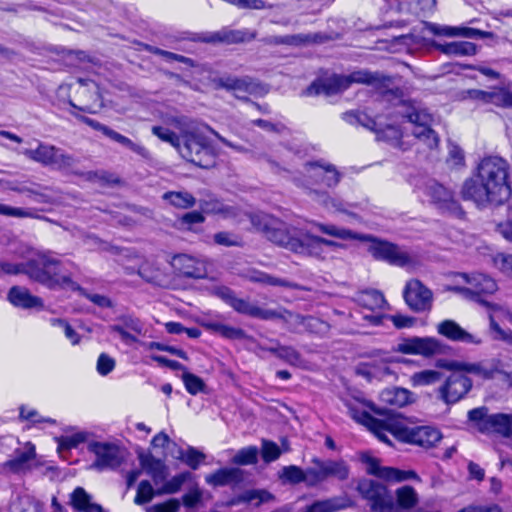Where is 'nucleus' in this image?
Listing matches in <instances>:
<instances>
[{"instance_id": "nucleus-1", "label": "nucleus", "mask_w": 512, "mask_h": 512, "mask_svg": "<svg viewBox=\"0 0 512 512\" xmlns=\"http://www.w3.org/2000/svg\"><path fill=\"white\" fill-rule=\"evenodd\" d=\"M347 408L354 420L366 426L380 441L388 445H392L387 436L388 433L400 442L426 449L435 446L442 438L440 431L436 428L414 425L392 410L373 409L376 417L352 402L347 403Z\"/></svg>"}, {"instance_id": "nucleus-2", "label": "nucleus", "mask_w": 512, "mask_h": 512, "mask_svg": "<svg viewBox=\"0 0 512 512\" xmlns=\"http://www.w3.org/2000/svg\"><path fill=\"white\" fill-rule=\"evenodd\" d=\"M250 221L253 227L262 232L269 241L295 254L325 260V247H343L339 242L313 235L304 228L289 226L280 219L263 212L251 214Z\"/></svg>"}, {"instance_id": "nucleus-3", "label": "nucleus", "mask_w": 512, "mask_h": 512, "mask_svg": "<svg viewBox=\"0 0 512 512\" xmlns=\"http://www.w3.org/2000/svg\"><path fill=\"white\" fill-rule=\"evenodd\" d=\"M508 169V163L500 157L484 158L476 173L463 182L460 190L462 199L472 201L478 207L504 203L511 195Z\"/></svg>"}, {"instance_id": "nucleus-4", "label": "nucleus", "mask_w": 512, "mask_h": 512, "mask_svg": "<svg viewBox=\"0 0 512 512\" xmlns=\"http://www.w3.org/2000/svg\"><path fill=\"white\" fill-rule=\"evenodd\" d=\"M173 125L180 132L178 152L184 159L197 166L208 167L213 162L214 148L207 137V132L214 134L226 146L238 152H246L244 147L234 145L210 127L187 118L174 119Z\"/></svg>"}, {"instance_id": "nucleus-5", "label": "nucleus", "mask_w": 512, "mask_h": 512, "mask_svg": "<svg viewBox=\"0 0 512 512\" xmlns=\"http://www.w3.org/2000/svg\"><path fill=\"white\" fill-rule=\"evenodd\" d=\"M213 294L232 307L236 312L261 320L280 319L289 329L296 333L312 332L322 323L312 316H302L285 308L277 310L263 309L249 302L247 299L238 298L234 291L225 286L215 287Z\"/></svg>"}, {"instance_id": "nucleus-6", "label": "nucleus", "mask_w": 512, "mask_h": 512, "mask_svg": "<svg viewBox=\"0 0 512 512\" xmlns=\"http://www.w3.org/2000/svg\"><path fill=\"white\" fill-rule=\"evenodd\" d=\"M26 276L49 289L72 283L71 275L66 272L63 262L52 251L35 252L27 260Z\"/></svg>"}, {"instance_id": "nucleus-7", "label": "nucleus", "mask_w": 512, "mask_h": 512, "mask_svg": "<svg viewBox=\"0 0 512 512\" xmlns=\"http://www.w3.org/2000/svg\"><path fill=\"white\" fill-rule=\"evenodd\" d=\"M384 77L379 73H371L367 70H357L349 75L334 74L330 77L313 82L307 89L306 95H334L348 89L351 84L374 85L382 83Z\"/></svg>"}, {"instance_id": "nucleus-8", "label": "nucleus", "mask_w": 512, "mask_h": 512, "mask_svg": "<svg viewBox=\"0 0 512 512\" xmlns=\"http://www.w3.org/2000/svg\"><path fill=\"white\" fill-rule=\"evenodd\" d=\"M468 420L482 434L512 440V413L491 414L487 407H478L468 412Z\"/></svg>"}, {"instance_id": "nucleus-9", "label": "nucleus", "mask_w": 512, "mask_h": 512, "mask_svg": "<svg viewBox=\"0 0 512 512\" xmlns=\"http://www.w3.org/2000/svg\"><path fill=\"white\" fill-rule=\"evenodd\" d=\"M456 279L458 282L462 281L464 285H455L450 290L483 306L488 302L484 296L491 295L498 289L495 280L482 273H459Z\"/></svg>"}, {"instance_id": "nucleus-10", "label": "nucleus", "mask_w": 512, "mask_h": 512, "mask_svg": "<svg viewBox=\"0 0 512 512\" xmlns=\"http://www.w3.org/2000/svg\"><path fill=\"white\" fill-rule=\"evenodd\" d=\"M405 110L399 113L407 118L410 125L409 130L415 139L422 142L427 148L434 149L438 146L439 138L431 129L433 117L426 109L415 106H403Z\"/></svg>"}, {"instance_id": "nucleus-11", "label": "nucleus", "mask_w": 512, "mask_h": 512, "mask_svg": "<svg viewBox=\"0 0 512 512\" xmlns=\"http://www.w3.org/2000/svg\"><path fill=\"white\" fill-rule=\"evenodd\" d=\"M29 159L59 170H71L77 159L62 149L49 144L40 143L36 149H25L22 152Z\"/></svg>"}, {"instance_id": "nucleus-12", "label": "nucleus", "mask_w": 512, "mask_h": 512, "mask_svg": "<svg viewBox=\"0 0 512 512\" xmlns=\"http://www.w3.org/2000/svg\"><path fill=\"white\" fill-rule=\"evenodd\" d=\"M438 366L449 371H463L482 380H492L499 373H504L503 362L499 358L485 359L478 362L440 361Z\"/></svg>"}, {"instance_id": "nucleus-13", "label": "nucleus", "mask_w": 512, "mask_h": 512, "mask_svg": "<svg viewBox=\"0 0 512 512\" xmlns=\"http://www.w3.org/2000/svg\"><path fill=\"white\" fill-rule=\"evenodd\" d=\"M357 491L368 501L373 512H392L394 502L385 485L370 479L358 482Z\"/></svg>"}, {"instance_id": "nucleus-14", "label": "nucleus", "mask_w": 512, "mask_h": 512, "mask_svg": "<svg viewBox=\"0 0 512 512\" xmlns=\"http://www.w3.org/2000/svg\"><path fill=\"white\" fill-rule=\"evenodd\" d=\"M311 462L314 464V467L309 468L311 485H317L329 478L343 481L349 476V467L342 459L321 460L313 458Z\"/></svg>"}, {"instance_id": "nucleus-15", "label": "nucleus", "mask_w": 512, "mask_h": 512, "mask_svg": "<svg viewBox=\"0 0 512 512\" xmlns=\"http://www.w3.org/2000/svg\"><path fill=\"white\" fill-rule=\"evenodd\" d=\"M437 389L438 398L446 404H454L462 400L472 389V380L462 371H452Z\"/></svg>"}, {"instance_id": "nucleus-16", "label": "nucleus", "mask_w": 512, "mask_h": 512, "mask_svg": "<svg viewBox=\"0 0 512 512\" xmlns=\"http://www.w3.org/2000/svg\"><path fill=\"white\" fill-rule=\"evenodd\" d=\"M396 352L408 355H420L422 357H432L442 354L444 345L434 337H408L401 339L396 348Z\"/></svg>"}, {"instance_id": "nucleus-17", "label": "nucleus", "mask_w": 512, "mask_h": 512, "mask_svg": "<svg viewBox=\"0 0 512 512\" xmlns=\"http://www.w3.org/2000/svg\"><path fill=\"white\" fill-rule=\"evenodd\" d=\"M343 119L350 124H360L365 128L377 131L378 138L391 143L393 146L403 148V133L395 126H387L385 129L378 131L377 123L367 114L361 112H345Z\"/></svg>"}, {"instance_id": "nucleus-18", "label": "nucleus", "mask_w": 512, "mask_h": 512, "mask_svg": "<svg viewBox=\"0 0 512 512\" xmlns=\"http://www.w3.org/2000/svg\"><path fill=\"white\" fill-rule=\"evenodd\" d=\"M403 295L406 304L415 312L428 311L432 307L433 293L418 279L406 283Z\"/></svg>"}, {"instance_id": "nucleus-19", "label": "nucleus", "mask_w": 512, "mask_h": 512, "mask_svg": "<svg viewBox=\"0 0 512 512\" xmlns=\"http://www.w3.org/2000/svg\"><path fill=\"white\" fill-rule=\"evenodd\" d=\"M361 462L366 465L367 473L390 482H402L408 479H418L412 471H403L393 467H382L380 461L368 453L361 455Z\"/></svg>"}, {"instance_id": "nucleus-20", "label": "nucleus", "mask_w": 512, "mask_h": 512, "mask_svg": "<svg viewBox=\"0 0 512 512\" xmlns=\"http://www.w3.org/2000/svg\"><path fill=\"white\" fill-rule=\"evenodd\" d=\"M89 450L96 456V460L91 467L98 470L114 469L118 467L123 460L122 451L114 444L107 442H91L89 444Z\"/></svg>"}, {"instance_id": "nucleus-21", "label": "nucleus", "mask_w": 512, "mask_h": 512, "mask_svg": "<svg viewBox=\"0 0 512 512\" xmlns=\"http://www.w3.org/2000/svg\"><path fill=\"white\" fill-rule=\"evenodd\" d=\"M110 331L117 333L126 344H132L138 341L139 335L143 334V324L132 315H121L110 326Z\"/></svg>"}, {"instance_id": "nucleus-22", "label": "nucleus", "mask_w": 512, "mask_h": 512, "mask_svg": "<svg viewBox=\"0 0 512 512\" xmlns=\"http://www.w3.org/2000/svg\"><path fill=\"white\" fill-rule=\"evenodd\" d=\"M305 172L308 177L315 179L317 183H322L328 188L338 185L341 180V173L332 164H322L320 162L307 163Z\"/></svg>"}, {"instance_id": "nucleus-23", "label": "nucleus", "mask_w": 512, "mask_h": 512, "mask_svg": "<svg viewBox=\"0 0 512 512\" xmlns=\"http://www.w3.org/2000/svg\"><path fill=\"white\" fill-rule=\"evenodd\" d=\"M437 332L451 341L462 342L466 344L481 345L483 339L476 334L463 329L453 320H444L437 325Z\"/></svg>"}, {"instance_id": "nucleus-24", "label": "nucleus", "mask_w": 512, "mask_h": 512, "mask_svg": "<svg viewBox=\"0 0 512 512\" xmlns=\"http://www.w3.org/2000/svg\"><path fill=\"white\" fill-rule=\"evenodd\" d=\"M7 298L9 302L21 309H43L44 301L42 298L33 295L28 288L23 286H13L9 289Z\"/></svg>"}, {"instance_id": "nucleus-25", "label": "nucleus", "mask_w": 512, "mask_h": 512, "mask_svg": "<svg viewBox=\"0 0 512 512\" xmlns=\"http://www.w3.org/2000/svg\"><path fill=\"white\" fill-rule=\"evenodd\" d=\"M72 114L79 118L81 121H83L84 123H86L87 125L91 126L92 128H94L95 130H98V131H101L104 135H106L107 137H109L110 139H112L113 141L115 142H118L120 143L121 145L129 148L131 151L139 154V155H144L146 153V149L139 145V144H136L134 143L133 141H131L129 138H127L126 136L110 129L109 127L93 120V119H90L88 117H84V116H80L74 112H72Z\"/></svg>"}, {"instance_id": "nucleus-26", "label": "nucleus", "mask_w": 512, "mask_h": 512, "mask_svg": "<svg viewBox=\"0 0 512 512\" xmlns=\"http://www.w3.org/2000/svg\"><path fill=\"white\" fill-rule=\"evenodd\" d=\"M425 192L433 202L439 204L442 208H446L453 212L460 210L457 202L453 198L452 192L440 183L429 181L426 184Z\"/></svg>"}, {"instance_id": "nucleus-27", "label": "nucleus", "mask_w": 512, "mask_h": 512, "mask_svg": "<svg viewBox=\"0 0 512 512\" xmlns=\"http://www.w3.org/2000/svg\"><path fill=\"white\" fill-rule=\"evenodd\" d=\"M35 457V446L31 442H26L22 448L15 450L14 457L5 465L13 472H24L31 468Z\"/></svg>"}, {"instance_id": "nucleus-28", "label": "nucleus", "mask_w": 512, "mask_h": 512, "mask_svg": "<svg viewBox=\"0 0 512 512\" xmlns=\"http://www.w3.org/2000/svg\"><path fill=\"white\" fill-rule=\"evenodd\" d=\"M355 301L359 306L371 312H382L388 306L384 295L374 289L358 292L355 296Z\"/></svg>"}, {"instance_id": "nucleus-29", "label": "nucleus", "mask_w": 512, "mask_h": 512, "mask_svg": "<svg viewBox=\"0 0 512 512\" xmlns=\"http://www.w3.org/2000/svg\"><path fill=\"white\" fill-rule=\"evenodd\" d=\"M312 225L321 233L326 234L328 236L338 238L341 240H359V241H367L371 240L370 237L358 234L350 229L339 227L334 224H325L320 222H311Z\"/></svg>"}, {"instance_id": "nucleus-30", "label": "nucleus", "mask_w": 512, "mask_h": 512, "mask_svg": "<svg viewBox=\"0 0 512 512\" xmlns=\"http://www.w3.org/2000/svg\"><path fill=\"white\" fill-rule=\"evenodd\" d=\"M70 504L76 512H103L102 507L94 503L91 495L82 487H77L70 494Z\"/></svg>"}, {"instance_id": "nucleus-31", "label": "nucleus", "mask_w": 512, "mask_h": 512, "mask_svg": "<svg viewBox=\"0 0 512 512\" xmlns=\"http://www.w3.org/2000/svg\"><path fill=\"white\" fill-rule=\"evenodd\" d=\"M243 479V472L239 468H223L205 477L208 484L212 486H225L238 483Z\"/></svg>"}, {"instance_id": "nucleus-32", "label": "nucleus", "mask_w": 512, "mask_h": 512, "mask_svg": "<svg viewBox=\"0 0 512 512\" xmlns=\"http://www.w3.org/2000/svg\"><path fill=\"white\" fill-rule=\"evenodd\" d=\"M198 39L206 43H240L246 40V32L240 30L222 29L220 31L207 33Z\"/></svg>"}, {"instance_id": "nucleus-33", "label": "nucleus", "mask_w": 512, "mask_h": 512, "mask_svg": "<svg viewBox=\"0 0 512 512\" xmlns=\"http://www.w3.org/2000/svg\"><path fill=\"white\" fill-rule=\"evenodd\" d=\"M352 506V501L346 497H334L307 505L302 512H334Z\"/></svg>"}, {"instance_id": "nucleus-34", "label": "nucleus", "mask_w": 512, "mask_h": 512, "mask_svg": "<svg viewBox=\"0 0 512 512\" xmlns=\"http://www.w3.org/2000/svg\"><path fill=\"white\" fill-rule=\"evenodd\" d=\"M174 266L185 276L191 278H202L205 271L201 264L193 257L182 254L173 259Z\"/></svg>"}, {"instance_id": "nucleus-35", "label": "nucleus", "mask_w": 512, "mask_h": 512, "mask_svg": "<svg viewBox=\"0 0 512 512\" xmlns=\"http://www.w3.org/2000/svg\"><path fill=\"white\" fill-rule=\"evenodd\" d=\"M396 503H394L393 511L397 510H411L419 502V496L416 490L409 485L399 487L395 491Z\"/></svg>"}, {"instance_id": "nucleus-36", "label": "nucleus", "mask_w": 512, "mask_h": 512, "mask_svg": "<svg viewBox=\"0 0 512 512\" xmlns=\"http://www.w3.org/2000/svg\"><path fill=\"white\" fill-rule=\"evenodd\" d=\"M388 263L399 267H414L419 259L416 253L404 247L394 244Z\"/></svg>"}, {"instance_id": "nucleus-37", "label": "nucleus", "mask_w": 512, "mask_h": 512, "mask_svg": "<svg viewBox=\"0 0 512 512\" xmlns=\"http://www.w3.org/2000/svg\"><path fill=\"white\" fill-rule=\"evenodd\" d=\"M322 42V36L319 34H295L286 36H274L269 40L274 45L300 46L308 43Z\"/></svg>"}, {"instance_id": "nucleus-38", "label": "nucleus", "mask_w": 512, "mask_h": 512, "mask_svg": "<svg viewBox=\"0 0 512 512\" xmlns=\"http://www.w3.org/2000/svg\"><path fill=\"white\" fill-rule=\"evenodd\" d=\"M435 47L440 52L448 56H468L474 55L476 53L475 44L467 41H455L446 44H435Z\"/></svg>"}, {"instance_id": "nucleus-39", "label": "nucleus", "mask_w": 512, "mask_h": 512, "mask_svg": "<svg viewBox=\"0 0 512 512\" xmlns=\"http://www.w3.org/2000/svg\"><path fill=\"white\" fill-rule=\"evenodd\" d=\"M201 325L208 331L221 335L227 339H241L244 337V331L240 328L232 327L221 322L203 321Z\"/></svg>"}, {"instance_id": "nucleus-40", "label": "nucleus", "mask_w": 512, "mask_h": 512, "mask_svg": "<svg viewBox=\"0 0 512 512\" xmlns=\"http://www.w3.org/2000/svg\"><path fill=\"white\" fill-rule=\"evenodd\" d=\"M212 83L216 89H226L234 91H248L251 83L246 78H237L232 76H223L214 78Z\"/></svg>"}, {"instance_id": "nucleus-41", "label": "nucleus", "mask_w": 512, "mask_h": 512, "mask_svg": "<svg viewBox=\"0 0 512 512\" xmlns=\"http://www.w3.org/2000/svg\"><path fill=\"white\" fill-rule=\"evenodd\" d=\"M381 398L390 405L402 407L412 401V393L404 388H392L382 392Z\"/></svg>"}, {"instance_id": "nucleus-42", "label": "nucleus", "mask_w": 512, "mask_h": 512, "mask_svg": "<svg viewBox=\"0 0 512 512\" xmlns=\"http://www.w3.org/2000/svg\"><path fill=\"white\" fill-rule=\"evenodd\" d=\"M488 309L489 329L492 333V321H508L512 324V311L505 305L487 302L484 305Z\"/></svg>"}, {"instance_id": "nucleus-43", "label": "nucleus", "mask_w": 512, "mask_h": 512, "mask_svg": "<svg viewBox=\"0 0 512 512\" xmlns=\"http://www.w3.org/2000/svg\"><path fill=\"white\" fill-rule=\"evenodd\" d=\"M309 194L312 199L324 206L329 211L345 212L344 204L342 201L331 197L328 193L317 190H310Z\"/></svg>"}, {"instance_id": "nucleus-44", "label": "nucleus", "mask_w": 512, "mask_h": 512, "mask_svg": "<svg viewBox=\"0 0 512 512\" xmlns=\"http://www.w3.org/2000/svg\"><path fill=\"white\" fill-rule=\"evenodd\" d=\"M442 374L437 370L426 369L411 375L410 382L413 387L428 386L439 382Z\"/></svg>"}, {"instance_id": "nucleus-45", "label": "nucleus", "mask_w": 512, "mask_h": 512, "mask_svg": "<svg viewBox=\"0 0 512 512\" xmlns=\"http://www.w3.org/2000/svg\"><path fill=\"white\" fill-rule=\"evenodd\" d=\"M163 198L176 208L187 209L195 205L196 199L189 192H166Z\"/></svg>"}, {"instance_id": "nucleus-46", "label": "nucleus", "mask_w": 512, "mask_h": 512, "mask_svg": "<svg viewBox=\"0 0 512 512\" xmlns=\"http://www.w3.org/2000/svg\"><path fill=\"white\" fill-rule=\"evenodd\" d=\"M201 209L207 214L221 215L223 218H230L236 216L235 209L227 206L218 200L204 201L201 204Z\"/></svg>"}, {"instance_id": "nucleus-47", "label": "nucleus", "mask_w": 512, "mask_h": 512, "mask_svg": "<svg viewBox=\"0 0 512 512\" xmlns=\"http://www.w3.org/2000/svg\"><path fill=\"white\" fill-rule=\"evenodd\" d=\"M309 476V469L303 471L301 468L293 465L284 467L281 473V478L290 483L297 484L300 482H306L307 485L312 486Z\"/></svg>"}, {"instance_id": "nucleus-48", "label": "nucleus", "mask_w": 512, "mask_h": 512, "mask_svg": "<svg viewBox=\"0 0 512 512\" xmlns=\"http://www.w3.org/2000/svg\"><path fill=\"white\" fill-rule=\"evenodd\" d=\"M249 280L255 283H261L264 285L271 286H283L288 288H294L295 285L281 278L274 277L265 272L253 271L248 276Z\"/></svg>"}, {"instance_id": "nucleus-49", "label": "nucleus", "mask_w": 512, "mask_h": 512, "mask_svg": "<svg viewBox=\"0 0 512 512\" xmlns=\"http://www.w3.org/2000/svg\"><path fill=\"white\" fill-rule=\"evenodd\" d=\"M489 104L502 108H512V91L504 87L491 88Z\"/></svg>"}, {"instance_id": "nucleus-50", "label": "nucleus", "mask_w": 512, "mask_h": 512, "mask_svg": "<svg viewBox=\"0 0 512 512\" xmlns=\"http://www.w3.org/2000/svg\"><path fill=\"white\" fill-rule=\"evenodd\" d=\"M137 273L147 282L154 284H161L162 282V273L160 269L151 262L146 261L142 263L139 266Z\"/></svg>"}, {"instance_id": "nucleus-51", "label": "nucleus", "mask_w": 512, "mask_h": 512, "mask_svg": "<svg viewBox=\"0 0 512 512\" xmlns=\"http://www.w3.org/2000/svg\"><path fill=\"white\" fill-rule=\"evenodd\" d=\"M273 499V495L266 490H248L239 496L240 502L254 504L255 506L272 501Z\"/></svg>"}, {"instance_id": "nucleus-52", "label": "nucleus", "mask_w": 512, "mask_h": 512, "mask_svg": "<svg viewBox=\"0 0 512 512\" xmlns=\"http://www.w3.org/2000/svg\"><path fill=\"white\" fill-rule=\"evenodd\" d=\"M393 246V243L373 239L369 250L374 258L387 262L391 256V251H393Z\"/></svg>"}, {"instance_id": "nucleus-53", "label": "nucleus", "mask_w": 512, "mask_h": 512, "mask_svg": "<svg viewBox=\"0 0 512 512\" xmlns=\"http://www.w3.org/2000/svg\"><path fill=\"white\" fill-rule=\"evenodd\" d=\"M258 460V449L255 446H248L239 450L233 457L232 462L239 465L255 464Z\"/></svg>"}, {"instance_id": "nucleus-54", "label": "nucleus", "mask_w": 512, "mask_h": 512, "mask_svg": "<svg viewBox=\"0 0 512 512\" xmlns=\"http://www.w3.org/2000/svg\"><path fill=\"white\" fill-rule=\"evenodd\" d=\"M267 351L275 354L277 357L289 362L290 364H296L300 360L299 353L290 346L277 345L276 347L267 348Z\"/></svg>"}, {"instance_id": "nucleus-55", "label": "nucleus", "mask_w": 512, "mask_h": 512, "mask_svg": "<svg viewBox=\"0 0 512 512\" xmlns=\"http://www.w3.org/2000/svg\"><path fill=\"white\" fill-rule=\"evenodd\" d=\"M366 373L380 380L396 378L395 372L386 362L374 363L370 365Z\"/></svg>"}, {"instance_id": "nucleus-56", "label": "nucleus", "mask_w": 512, "mask_h": 512, "mask_svg": "<svg viewBox=\"0 0 512 512\" xmlns=\"http://www.w3.org/2000/svg\"><path fill=\"white\" fill-rule=\"evenodd\" d=\"M155 495V491L149 481L143 480L139 483L134 502L137 505L149 503Z\"/></svg>"}, {"instance_id": "nucleus-57", "label": "nucleus", "mask_w": 512, "mask_h": 512, "mask_svg": "<svg viewBox=\"0 0 512 512\" xmlns=\"http://www.w3.org/2000/svg\"><path fill=\"white\" fill-rule=\"evenodd\" d=\"M152 133L162 141L170 143L173 147H175L178 150V146L180 143V133L176 134L175 132L169 130L168 128L161 126H154L152 128Z\"/></svg>"}, {"instance_id": "nucleus-58", "label": "nucleus", "mask_w": 512, "mask_h": 512, "mask_svg": "<svg viewBox=\"0 0 512 512\" xmlns=\"http://www.w3.org/2000/svg\"><path fill=\"white\" fill-rule=\"evenodd\" d=\"M261 454L263 460L269 463L279 458V456L281 455V450L276 443L268 440H263Z\"/></svg>"}, {"instance_id": "nucleus-59", "label": "nucleus", "mask_w": 512, "mask_h": 512, "mask_svg": "<svg viewBox=\"0 0 512 512\" xmlns=\"http://www.w3.org/2000/svg\"><path fill=\"white\" fill-rule=\"evenodd\" d=\"M182 379L187 391L192 395L199 393L204 388L202 379L192 373H184Z\"/></svg>"}, {"instance_id": "nucleus-60", "label": "nucleus", "mask_w": 512, "mask_h": 512, "mask_svg": "<svg viewBox=\"0 0 512 512\" xmlns=\"http://www.w3.org/2000/svg\"><path fill=\"white\" fill-rule=\"evenodd\" d=\"M492 339L502 341L512 348V330L503 329L498 322L492 321Z\"/></svg>"}, {"instance_id": "nucleus-61", "label": "nucleus", "mask_w": 512, "mask_h": 512, "mask_svg": "<svg viewBox=\"0 0 512 512\" xmlns=\"http://www.w3.org/2000/svg\"><path fill=\"white\" fill-rule=\"evenodd\" d=\"M115 365L114 358L106 353H101L97 359L96 369L100 375L106 376L114 370Z\"/></svg>"}, {"instance_id": "nucleus-62", "label": "nucleus", "mask_w": 512, "mask_h": 512, "mask_svg": "<svg viewBox=\"0 0 512 512\" xmlns=\"http://www.w3.org/2000/svg\"><path fill=\"white\" fill-rule=\"evenodd\" d=\"M213 239L217 245L226 247L238 246L240 244V240L235 234L225 231L216 233Z\"/></svg>"}, {"instance_id": "nucleus-63", "label": "nucleus", "mask_w": 512, "mask_h": 512, "mask_svg": "<svg viewBox=\"0 0 512 512\" xmlns=\"http://www.w3.org/2000/svg\"><path fill=\"white\" fill-rule=\"evenodd\" d=\"M464 159L463 150L457 145L451 144L449 146L447 162L453 167H458L464 165Z\"/></svg>"}, {"instance_id": "nucleus-64", "label": "nucleus", "mask_w": 512, "mask_h": 512, "mask_svg": "<svg viewBox=\"0 0 512 512\" xmlns=\"http://www.w3.org/2000/svg\"><path fill=\"white\" fill-rule=\"evenodd\" d=\"M180 501L178 499H169L166 502L155 504L151 507L153 512H178Z\"/></svg>"}]
</instances>
